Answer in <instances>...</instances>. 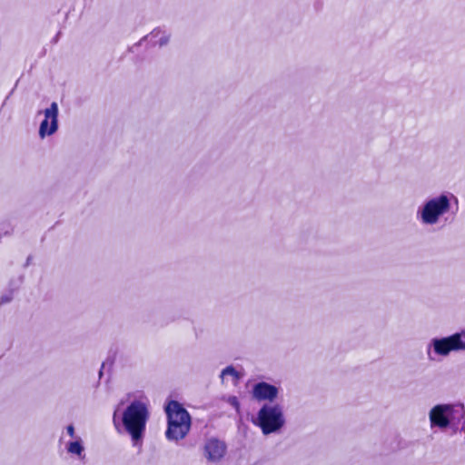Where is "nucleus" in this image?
Segmentation results:
<instances>
[{
    "label": "nucleus",
    "instance_id": "nucleus-5",
    "mask_svg": "<svg viewBox=\"0 0 465 465\" xmlns=\"http://www.w3.org/2000/svg\"><path fill=\"white\" fill-rule=\"evenodd\" d=\"M253 423L264 435L279 432L285 425L282 407L280 404H264L257 412Z\"/></svg>",
    "mask_w": 465,
    "mask_h": 465
},
{
    "label": "nucleus",
    "instance_id": "nucleus-6",
    "mask_svg": "<svg viewBox=\"0 0 465 465\" xmlns=\"http://www.w3.org/2000/svg\"><path fill=\"white\" fill-rule=\"evenodd\" d=\"M465 332H457L444 338H434L427 346V355L430 361H434L433 356L447 357L451 351H465Z\"/></svg>",
    "mask_w": 465,
    "mask_h": 465
},
{
    "label": "nucleus",
    "instance_id": "nucleus-14",
    "mask_svg": "<svg viewBox=\"0 0 465 465\" xmlns=\"http://www.w3.org/2000/svg\"><path fill=\"white\" fill-rule=\"evenodd\" d=\"M66 432L70 436L71 440H74L75 438H80V436L75 434L74 427L72 424H70L66 427Z\"/></svg>",
    "mask_w": 465,
    "mask_h": 465
},
{
    "label": "nucleus",
    "instance_id": "nucleus-7",
    "mask_svg": "<svg viewBox=\"0 0 465 465\" xmlns=\"http://www.w3.org/2000/svg\"><path fill=\"white\" fill-rule=\"evenodd\" d=\"M58 104L53 102L50 106L39 114H44V120L39 126V136L41 139L53 135L58 130Z\"/></svg>",
    "mask_w": 465,
    "mask_h": 465
},
{
    "label": "nucleus",
    "instance_id": "nucleus-13",
    "mask_svg": "<svg viewBox=\"0 0 465 465\" xmlns=\"http://www.w3.org/2000/svg\"><path fill=\"white\" fill-rule=\"evenodd\" d=\"M228 403L232 405L237 411L240 410V403L235 396H230L227 400Z\"/></svg>",
    "mask_w": 465,
    "mask_h": 465
},
{
    "label": "nucleus",
    "instance_id": "nucleus-3",
    "mask_svg": "<svg viewBox=\"0 0 465 465\" xmlns=\"http://www.w3.org/2000/svg\"><path fill=\"white\" fill-rule=\"evenodd\" d=\"M164 410L167 415L166 438L174 441L184 439L191 429V416L188 411L176 401H169Z\"/></svg>",
    "mask_w": 465,
    "mask_h": 465
},
{
    "label": "nucleus",
    "instance_id": "nucleus-1",
    "mask_svg": "<svg viewBox=\"0 0 465 465\" xmlns=\"http://www.w3.org/2000/svg\"><path fill=\"white\" fill-rule=\"evenodd\" d=\"M150 417L148 403L144 401H132L122 412L120 407L114 412V424L121 432L122 430L131 437L134 446L141 445L146 430V423Z\"/></svg>",
    "mask_w": 465,
    "mask_h": 465
},
{
    "label": "nucleus",
    "instance_id": "nucleus-10",
    "mask_svg": "<svg viewBox=\"0 0 465 465\" xmlns=\"http://www.w3.org/2000/svg\"><path fill=\"white\" fill-rule=\"evenodd\" d=\"M65 449L70 455L75 456L79 460H84L85 458L84 443L81 437L67 441L65 443Z\"/></svg>",
    "mask_w": 465,
    "mask_h": 465
},
{
    "label": "nucleus",
    "instance_id": "nucleus-9",
    "mask_svg": "<svg viewBox=\"0 0 465 465\" xmlns=\"http://www.w3.org/2000/svg\"><path fill=\"white\" fill-rule=\"evenodd\" d=\"M225 451V444L217 439H210L204 444V456L211 462L220 460L224 456Z\"/></svg>",
    "mask_w": 465,
    "mask_h": 465
},
{
    "label": "nucleus",
    "instance_id": "nucleus-12",
    "mask_svg": "<svg viewBox=\"0 0 465 465\" xmlns=\"http://www.w3.org/2000/svg\"><path fill=\"white\" fill-rule=\"evenodd\" d=\"M231 377L233 382H236L242 378L240 374L232 366H228L221 372V379L224 381L227 377Z\"/></svg>",
    "mask_w": 465,
    "mask_h": 465
},
{
    "label": "nucleus",
    "instance_id": "nucleus-8",
    "mask_svg": "<svg viewBox=\"0 0 465 465\" xmlns=\"http://www.w3.org/2000/svg\"><path fill=\"white\" fill-rule=\"evenodd\" d=\"M279 389L276 386L264 381L256 383L252 388V397L259 401H273L277 399Z\"/></svg>",
    "mask_w": 465,
    "mask_h": 465
},
{
    "label": "nucleus",
    "instance_id": "nucleus-11",
    "mask_svg": "<svg viewBox=\"0 0 465 465\" xmlns=\"http://www.w3.org/2000/svg\"><path fill=\"white\" fill-rule=\"evenodd\" d=\"M144 40L150 42L153 45L163 46L168 43L169 36L164 31H153L144 37Z\"/></svg>",
    "mask_w": 465,
    "mask_h": 465
},
{
    "label": "nucleus",
    "instance_id": "nucleus-4",
    "mask_svg": "<svg viewBox=\"0 0 465 465\" xmlns=\"http://www.w3.org/2000/svg\"><path fill=\"white\" fill-rule=\"evenodd\" d=\"M465 416L463 404H437L429 411L430 426L431 429L445 430L452 425H457Z\"/></svg>",
    "mask_w": 465,
    "mask_h": 465
},
{
    "label": "nucleus",
    "instance_id": "nucleus-2",
    "mask_svg": "<svg viewBox=\"0 0 465 465\" xmlns=\"http://www.w3.org/2000/svg\"><path fill=\"white\" fill-rule=\"evenodd\" d=\"M453 202L457 203L458 200L449 192L428 198L418 208L417 218L423 225H436L450 212Z\"/></svg>",
    "mask_w": 465,
    "mask_h": 465
}]
</instances>
